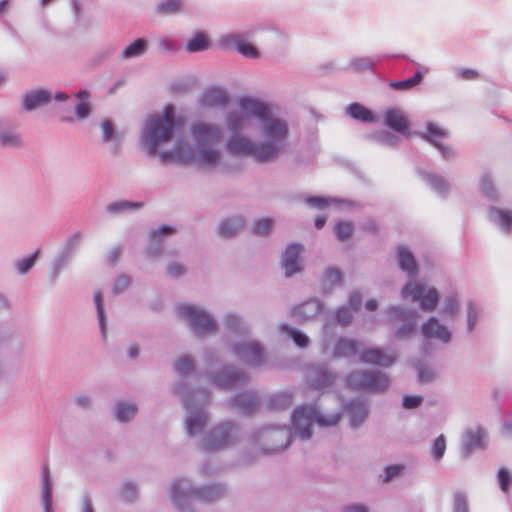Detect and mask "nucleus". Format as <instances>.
Here are the masks:
<instances>
[{
    "label": "nucleus",
    "instance_id": "f257e3e1",
    "mask_svg": "<svg viewBox=\"0 0 512 512\" xmlns=\"http://www.w3.org/2000/svg\"><path fill=\"white\" fill-rule=\"evenodd\" d=\"M225 125L231 133L225 144L229 154L251 157L263 164L274 161L281 153L287 124L274 117L263 101L240 98L238 110L226 113Z\"/></svg>",
    "mask_w": 512,
    "mask_h": 512
},
{
    "label": "nucleus",
    "instance_id": "f03ea898",
    "mask_svg": "<svg viewBox=\"0 0 512 512\" xmlns=\"http://www.w3.org/2000/svg\"><path fill=\"white\" fill-rule=\"evenodd\" d=\"M223 137L224 133L220 125L196 120L189 126L191 144L185 140H178L171 150L162 151L159 157L162 161L176 160L182 163L194 161L203 167H215L222 158L219 146Z\"/></svg>",
    "mask_w": 512,
    "mask_h": 512
},
{
    "label": "nucleus",
    "instance_id": "7ed1b4c3",
    "mask_svg": "<svg viewBox=\"0 0 512 512\" xmlns=\"http://www.w3.org/2000/svg\"><path fill=\"white\" fill-rule=\"evenodd\" d=\"M176 127L174 107L167 105L162 114L149 115L140 136V143L149 156L158 152V147L171 140Z\"/></svg>",
    "mask_w": 512,
    "mask_h": 512
},
{
    "label": "nucleus",
    "instance_id": "20e7f679",
    "mask_svg": "<svg viewBox=\"0 0 512 512\" xmlns=\"http://www.w3.org/2000/svg\"><path fill=\"white\" fill-rule=\"evenodd\" d=\"M226 495L223 484H212L203 487H194L189 479H177L172 483L170 496L180 512H194L191 506L193 499L211 503L220 500Z\"/></svg>",
    "mask_w": 512,
    "mask_h": 512
},
{
    "label": "nucleus",
    "instance_id": "39448f33",
    "mask_svg": "<svg viewBox=\"0 0 512 512\" xmlns=\"http://www.w3.org/2000/svg\"><path fill=\"white\" fill-rule=\"evenodd\" d=\"M175 393L181 396L186 409L185 429L189 437L202 433L209 417L206 405L209 401V392L206 389L188 391L183 383L175 388Z\"/></svg>",
    "mask_w": 512,
    "mask_h": 512
},
{
    "label": "nucleus",
    "instance_id": "423d86ee",
    "mask_svg": "<svg viewBox=\"0 0 512 512\" xmlns=\"http://www.w3.org/2000/svg\"><path fill=\"white\" fill-rule=\"evenodd\" d=\"M339 413H328L311 405L298 407L292 415L293 433L301 439L312 435V426L317 423L320 427L336 426L340 421Z\"/></svg>",
    "mask_w": 512,
    "mask_h": 512
},
{
    "label": "nucleus",
    "instance_id": "0eeeda50",
    "mask_svg": "<svg viewBox=\"0 0 512 512\" xmlns=\"http://www.w3.org/2000/svg\"><path fill=\"white\" fill-rule=\"evenodd\" d=\"M240 436V426L232 421L222 422L213 427L201 440V448L206 452L219 451L236 443Z\"/></svg>",
    "mask_w": 512,
    "mask_h": 512
},
{
    "label": "nucleus",
    "instance_id": "6e6552de",
    "mask_svg": "<svg viewBox=\"0 0 512 512\" xmlns=\"http://www.w3.org/2000/svg\"><path fill=\"white\" fill-rule=\"evenodd\" d=\"M177 313L195 335L211 333L216 329L215 319L200 307L188 304L179 305Z\"/></svg>",
    "mask_w": 512,
    "mask_h": 512
},
{
    "label": "nucleus",
    "instance_id": "1a4fd4ad",
    "mask_svg": "<svg viewBox=\"0 0 512 512\" xmlns=\"http://www.w3.org/2000/svg\"><path fill=\"white\" fill-rule=\"evenodd\" d=\"M230 350L234 356L250 367H259L265 362V351L262 345L254 340H242L232 343Z\"/></svg>",
    "mask_w": 512,
    "mask_h": 512
},
{
    "label": "nucleus",
    "instance_id": "9d476101",
    "mask_svg": "<svg viewBox=\"0 0 512 512\" xmlns=\"http://www.w3.org/2000/svg\"><path fill=\"white\" fill-rule=\"evenodd\" d=\"M402 297H411L413 301L419 302L420 308L424 311H433L438 304L436 289L426 287L418 282L408 283L402 289Z\"/></svg>",
    "mask_w": 512,
    "mask_h": 512
},
{
    "label": "nucleus",
    "instance_id": "9b49d317",
    "mask_svg": "<svg viewBox=\"0 0 512 512\" xmlns=\"http://www.w3.org/2000/svg\"><path fill=\"white\" fill-rule=\"evenodd\" d=\"M389 382V378L380 372L358 371L348 377L349 385L360 390L384 391Z\"/></svg>",
    "mask_w": 512,
    "mask_h": 512
},
{
    "label": "nucleus",
    "instance_id": "f8f14e48",
    "mask_svg": "<svg viewBox=\"0 0 512 512\" xmlns=\"http://www.w3.org/2000/svg\"><path fill=\"white\" fill-rule=\"evenodd\" d=\"M247 380V373L233 365L224 366L218 372L209 375L210 383L219 389H231L246 383Z\"/></svg>",
    "mask_w": 512,
    "mask_h": 512
},
{
    "label": "nucleus",
    "instance_id": "ddd939ff",
    "mask_svg": "<svg viewBox=\"0 0 512 512\" xmlns=\"http://www.w3.org/2000/svg\"><path fill=\"white\" fill-rule=\"evenodd\" d=\"M54 99L57 102H64L69 100V95L62 91H57L52 94L45 89L27 92L23 98V106L27 111H32L40 106H44Z\"/></svg>",
    "mask_w": 512,
    "mask_h": 512
},
{
    "label": "nucleus",
    "instance_id": "4468645a",
    "mask_svg": "<svg viewBox=\"0 0 512 512\" xmlns=\"http://www.w3.org/2000/svg\"><path fill=\"white\" fill-rule=\"evenodd\" d=\"M229 405L231 408L237 409L241 414L249 416L257 411L260 400L256 392L243 391L231 397Z\"/></svg>",
    "mask_w": 512,
    "mask_h": 512
},
{
    "label": "nucleus",
    "instance_id": "2eb2a0df",
    "mask_svg": "<svg viewBox=\"0 0 512 512\" xmlns=\"http://www.w3.org/2000/svg\"><path fill=\"white\" fill-rule=\"evenodd\" d=\"M221 45L228 48H234L237 52L247 58H256L257 49L250 43L245 42L240 35H227L221 39Z\"/></svg>",
    "mask_w": 512,
    "mask_h": 512
},
{
    "label": "nucleus",
    "instance_id": "dca6fc26",
    "mask_svg": "<svg viewBox=\"0 0 512 512\" xmlns=\"http://www.w3.org/2000/svg\"><path fill=\"white\" fill-rule=\"evenodd\" d=\"M228 101L229 96L226 91L219 87L206 89L199 99L200 105L207 108L222 107L225 106Z\"/></svg>",
    "mask_w": 512,
    "mask_h": 512
},
{
    "label": "nucleus",
    "instance_id": "f3484780",
    "mask_svg": "<svg viewBox=\"0 0 512 512\" xmlns=\"http://www.w3.org/2000/svg\"><path fill=\"white\" fill-rule=\"evenodd\" d=\"M175 229L168 225H162L150 233L149 244L146 248L148 257H157L162 252V241L165 236L173 234Z\"/></svg>",
    "mask_w": 512,
    "mask_h": 512
},
{
    "label": "nucleus",
    "instance_id": "a211bd4d",
    "mask_svg": "<svg viewBox=\"0 0 512 512\" xmlns=\"http://www.w3.org/2000/svg\"><path fill=\"white\" fill-rule=\"evenodd\" d=\"M360 360L363 363L388 367L395 362L396 356L387 354L381 349L372 348L362 352Z\"/></svg>",
    "mask_w": 512,
    "mask_h": 512
},
{
    "label": "nucleus",
    "instance_id": "6ab92c4d",
    "mask_svg": "<svg viewBox=\"0 0 512 512\" xmlns=\"http://www.w3.org/2000/svg\"><path fill=\"white\" fill-rule=\"evenodd\" d=\"M53 484L48 465H43L41 473V499L44 512H53L52 508Z\"/></svg>",
    "mask_w": 512,
    "mask_h": 512
},
{
    "label": "nucleus",
    "instance_id": "aec40b11",
    "mask_svg": "<svg viewBox=\"0 0 512 512\" xmlns=\"http://www.w3.org/2000/svg\"><path fill=\"white\" fill-rule=\"evenodd\" d=\"M422 333L427 338H435L445 343L450 341L451 334L448 329L432 317L423 326Z\"/></svg>",
    "mask_w": 512,
    "mask_h": 512
},
{
    "label": "nucleus",
    "instance_id": "412c9836",
    "mask_svg": "<svg viewBox=\"0 0 512 512\" xmlns=\"http://www.w3.org/2000/svg\"><path fill=\"white\" fill-rule=\"evenodd\" d=\"M384 121L388 127L397 132L402 134H406L408 132L409 122L403 112L398 109H387L384 113Z\"/></svg>",
    "mask_w": 512,
    "mask_h": 512
},
{
    "label": "nucleus",
    "instance_id": "4be33fe9",
    "mask_svg": "<svg viewBox=\"0 0 512 512\" xmlns=\"http://www.w3.org/2000/svg\"><path fill=\"white\" fill-rule=\"evenodd\" d=\"M149 43L145 38H137L128 44L120 53V59L128 61L140 58L148 51Z\"/></svg>",
    "mask_w": 512,
    "mask_h": 512
},
{
    "label": "nucleus",
    "instance_id": "5701e85b",
    "mask_svg": "<svg viewBox=\"0 0 512 512\" xmlns=\"http://www.w3.org/2000/svg\"><path fill=\"white\" fill-rule=\"evenodd\" d=\"M101 130H102V141L104 143H111L112 144V146H111L112 153L117 154L120 149L122 135L115 130L113 123L109 119L102 120Z\"/></svg>",
    "mask_w": 512,
    "mask_h": 512
},
{
    "label": "nucleus",
    "instance_id": "b1692460",
    "mask_svg": "<svg viewBox=\"0 0 512 512\" xmlns=\"http://www.w3.org/2000/svg\"><path fill=\"white\" fill-rule=\"evenodd\" d=\"M483 439V431L480 428L466 431L463 442V453L469 456L470 453L478 447H481Z\"/></svg>",
    "mask_w": 512,
    "mask_h": 512
},
{
    "label": "nucleus",
    "instance_id": "393cba45",
    "mask_svg": "<svg viewBox=\"0 0 512 512\" xmlns=\"http://www.w3.org/2000/svg\"><path fill=\"white\" fill-rule=\"evenodd\" d=\"M244 226L241 216H233L223 220L219 225V234L223 237H232Z\"/></svg>",
    "mask_w": 512,
    "mask_h": 512
},
{
    "label": "nucleus",
    "instance_id": "a878e982",
    "mask_svg": "<svg viewBox=\"0 0 512 512\" xmlns=\"http://www.w3.org/2000/svg\"><path fill=\"white\" fill-rule=\"evenodd\" d=\"M348 409L351 415V425L353 427H358L368 416L367 405L363 401H352L349 404Z\"/></svg>",
    "mask_w": 512,
    "mask_h": 512
},
{
    "label": "nucleus",
    "instance_id": "bb28decb",
    "mask_svg": "<svg viewBox=\"0 0 512 512\" xmlns=\"http://www.w3.org/2000/svg\"><path fill=\"white\" fill-rule=\"evenodd\" d=\"M360 344L352 339L341 338L336 344L335 355L337 357H351L359 352Z\"/></svg>",
    "mask_w": 512,
    "mask_h": 512
},
{
    "label": "nucleus",
    "instance_id": "cd10ccee",
    "mask_svg": "<svg viewBox=\"0 0 512 512\" xmlns=\"http://www.w3.org/2000/svg\"><path fill=\"white\" fill-rule=\"evenodd\" d=\"M398 260L401 269L409 275L417 273L418 267L413 254L404 247H400L398 251Z\"/></svg>",
    "mask_w": 512,
    "mask_h": 512
},
{
    "label": "nucleus",
    "instance_id": "c85d7f7f",
    "mask_svg": "<svg viewBox=\"0 0 512 512\" xmlns=\"http://www.w3.org/2000/svg\"><path fill=\"white\" fill-rule=\"evenodd\" d=\"M491 215L495 223H497L506 233L512 231V211L499 208H492Z\"/></svg>",
    "mask_w": 512,
    "mask_h": 512
},
{
    "label": "nucleus",
    "instance_id": "c756f323",
    "mask_svg": "<svg viewBox=\"0 0 512 512\" xmlns=\"http://www.w3.org/2000/svg\"><path fill=\"white\" fill-rule=\"evenodd\" d=\"M447 136V133L445 130L440 128L434 123H430L427 126V133L423 134L422 137L426 139L427 141L431 142L433 145H435L438 149H440L444 155H446L445 148L442 147L439 144V141L444 139Z\"/></svg>",
    "mask_w": 512,
    "mask_h": 512
},
{
    "label": "nucleus",
    "instance_id": "7c9ffc66",
    "mask_svg": "<svg viewBox=\"0 0 512 512\" xmlns=\"http://www.w3.org/2000/svg\"><path fill=\"white\" fill-rule=\"evenodd\" d=\"M137 406L132 402H118L115 407V416L119 422L130 421L137 413Z\"/></svg>",
    "mask_w": 512,
    "mask_h": 512
},
{
    "label": "nucleus",
    "instance_id": "2f4dec72",
    "mask_svg": "<svg viewBox=\"0 0 512 512\" xmlns=\"http://www.w3.org/2000/svg\"><path fill=\"white\" fill-rule=\"evenodd\" d=\"M348 113L352 118L362 122L371 123L375 121V116L373 113L359 103H352L349 105Z\"/></svg>",
    "mask_w": 512,
    "mask_h": 512
},
{
    "label": "nucleus",
    "instance_id": "473e14b6",
    "mask_svg": "<svg viewBox=\"0 0 512 512\" xmlns=\"http://www.w3.org/2000/svg\"><path fill=\"white\" fill-rule=\"evenodd\" d=\"M73 258V254L61 250L55 257L52 264V278L56 280L63 269H65Z\"/></svg>",
    "mask_w": 512,
    "mask_h": 512
},
{
    "label": "nucleus",
    "instance_id": "72a5a7b5",
    "mask_svg": "<svg viewBox=\"0 0 512 512\" xmlns=\"http://www.w3.org/2000/svg\"><path fill=\"white\" fill-rule=\"evenodd\" d=\"M225 327L228 331L239 333V334H246L248 333V327L246 324L242 321V319L235 314H228L225 316L224 319Z\"/></svg>",
    "mask_w": 512,
    "mask_h": 512
},
{
    "label": "nucleus",
    "instance_id": "f704fd0d",
    "mask_svg": "<svg viewBox=\"0 0 512 512\" xmlns=\"http://www.w3.org/2000/svg\"><path fill=\"white\" fill-rule=\"evenodd\" d=\"M143 204L140 202H131V201H116L110 203L106 210L111 214H121L130 210H138L142 208Z\"/></svg>",
    "mask_w": 512,
    "mask_h": 512
},
{
    "label": "nucleus",
    "instance_id": "c9c22d12",
    "mask_svg": "<svg viewBox=\"0 0 512 512\" xmlns=\"http://www.w3.org/2000/svg\"><path fill=\"white\" fill-rule=\"evenodd\" d=\"M303 247L298 244H290V275L302 270L301 254Z\"/></svg>",
    "mask_w": 512,
    "mask_h": 512
},
{
    "label": "nucleus",
    "instance_id": "e433bc0d",
    "mask_svg": "<svg viewBox=\"0 0 512 512\" xmlns=\"http://www.w3.org/2000/svg\"><path fill=\"white\" fill-rule=\"evenodd\" d=\"M266 406L270 410H282L288 406V392L281 391L271 395L267 401Z\"/></svg>",
    "mask_w": 512,
    "mask_h": 512
},
{
    "label": "nucleus",
    "instance_id": "4c0bfd02",
    "mask_svg": "<svg viewBox=\"0 0 512 512\" xmlns=\"http://www.w3.org/2000/svg\"><path fill=\"white\" fill-rule=\"evenodd\" d=\"M21 143L20 137L11 129L0 125V145L4 147H17Z\"/></svg>",
    "mask_w": 512,
    "mask_h": 512
},
{
    "label": "nucleus",
    "instance_id": "58836bf2",
    "mask_svg": "<svg viewBox=\"0 0 512 512\" xmlns=\"http://www.w3.org/2000/svg\"><path fill=\"white\" fill-rule=\"evenodd\" d=\"M209 48V42L203 33H197L186 45V50L191 53L201 52Z\"/></svg>",
    "mask_w": 512,
    "mask_h": 512
},
{
    "label": "nucleus",
    "instance_id": "ea45409f",
    "mask_svg": "<svg viewBox=\"0 0 512 512\" xmlns=\"http://www.w3.org/2000/svg\"><path fill=\"white\" fill-rule=\"evenodd\" d=\"M94 302H95V306H96V310H97V317H98L101 335H102L103 339H105L106 335H107V323H106V317H105L103 303H102V294L100 292L95 293Z\"/></svg>",
    "mask_w": 512,
    "mask_h": 512
},
{
    "label": "nucleus",
    "instance_id": "a19ab883",
    "mask_svg": "<svg viewBox=\"0 0 512 512\" xmlns=\"http://www.w3.org/2000/svg\"><path fill=\"white\" fill-rule=\"evenodd\" d=\"M39 253H40V251L36 250L30 256L16 261L15 268H16L17 273L20 275L27 274L32 269L36 260L38 259Z\"/></svg>",
    "mask_w": 512,
    "mask_h": 512
},
{
    "label": "nucleus",
    "instance_id": "79ce46f5",
    "mask_svg": "<svg viewBox=\"0 0 512 512\" xmlns=\"http://www.w3.org/2000/svg\"><path fill=\"white\" fill-rule=\"evenodd\" d=\"M315 375L311 376L312 385L317 388H325L332 384L333 376L326 369H319L314 372Z\"/></svg>",
    "mask_w": 512,
    "mask_h": 512
},
{
    "label": "nucleus",
    "instance_id": "37998d69",
    "mask_svg": "<svg viewBox=\"0 0 512 512\" xmlns=\"http://www.w3.org/2000/svg\"><path fill=\"white\" fill-rule=\"evenodd\" d=\"M274 226V220L272 218L264 217L255 219L252 226V233L255 235H266Z\"/></svg>",
    "mask_w": 512,
    "mask_h": 512
},
{
    "label": "nucleus",
    "instance_id": "c03bdc74",
    "mask_svg": "<svg viewBox=\"0 0 512 512\" xmlns=\"http://www.w3.org/2000/svg\"><path fill=\"white\" fill-rule=\"evenodd\" d=\"M182 6V0H162L156 6V12L169 15L177 12Z\"/></svg>",
    "mask_w": 512,
    "mask_h": 512
},
{
    "label": "nucleus",
    "instance_id": "a18cd8bd",
    "mask_svg": "<svg viewBox=\"0 0 512 512\" xmlns=\"http://www.w3.org/2000/svg\"><path fill=\"white\" fill-rule=\"evenodd\" d=\"M423 78L421 72H417L413 77L403 81H393L390 86L396 90H408L418 85Z\"/></svg>",
    "mask_w": 512,
    "mask_h": 512
},
{
    "label": "nucleus",
    "instance_id": "49530a36",
    "mask_svg": "<svg viewBox=\"0 0 512 512\" xmlns=\"http://www.w3.org/2000/svg\"><path fill=\"white\" fill-rule=\"evenodd\" d=\"M174 368L179 375L186 376L194 370V361L188 355L182 356L175 362Z\"/></svg>",
    "mask_w": 512,
    "mask_h": 512
},
{
    "label": "nucleus",
    "instance_id": "de8ad7c7",
    "mask_svg": "<svg viewBox=\"0 0 512 512\" xmlns=\"http://www.w3.org/2000/svg\"><path fill=\"white\" fill-rule=\"evenodd\" d=\"M81 240H82V234L80 232L73 233L72 235H70L67 238L62 250L74 255V252L80 245Z\"/></svg>",
    "mask_w": 512,
    "mask_h": 512
},
{
    "label": "nucleus",
    "instance_id": "09e8293b",
    "mask_svg": "<svg viewBox=\"0 0 512 512\" xmlns=\"http://www.w3.org/2000/svg\"><path fill=\"white\" fill-rule=\"evenodd\" d=\"M446 450V441L443 435L438 436L432 446V455L435 460H440Z\"/></svg>",
    "mask_w": 512,
    "mask_h": 512
},
{
    "label": "nucleus",
    "instance_id": "8fccbe9b",
    "mask_svg": "<svg viewBox=\"0 0 512 512\" xmlns=\"http://www.w3.org/2000/svg\"><path fill=\"white\" fill-rule=\"evenodd\" d=\"M137 496V487L132 482H126L123 484L121 489V498L125 502L133 501Z\"/></svg>",
    "mask_w": 512,
    "mask_h": 512
},
{
    "label": "nucleus",
    "instance_id": "3c124183",
    "mask_svg": "<svg viewBox=\"0 0 512 512\" xmlns=\"http://www.w3.org/2000/svg\"><path fill=\"white\" fill-rule=\"evenodd\" d=\"M334 231L338 239L345 240L352 233V225L348 222H338L334 227Z\"/></svg>",
    "mask_w": 512,
    "mask_h": 512
},
{
    "label": "nucleus",
    "instance_id": "603ef678",
    "mask_svg": "<svg viewBox=\"0 0 512 512\" xmlns=\"http://www.w3.org/2000/svg\"><path fill=\"white\" fill-rule=\"evenodd\" d=\"M498 478L501 490L507 493L512 484V475L505 468H501L498 472Z\"/></svg>",
    "mask_w": 512,
    "mask_h": 512
},
{
    "label": "nucleus",
    "instance_id": "864d4df0",
    "mask_svg": "<svg viewBox=\"0 0 512 512\" xmlns=\"http://www.w3.org/2000/svg\"><path fill=\"white\" fill-rule=\"evenodd\" d=\"M90 114V104L89 102H79L75 106V116L79 120H83L87 118Z\"/></svg>",
    "mask_w": 512,
    "mask_h": 512
},
{
    "label": "nucleus",
    "instance_id": "5fc2aeb1",
    "mask_svg": "<svg viewBox=\"0 0 512 512\" xmlns=\"http://www.w3.org/2000/svg\"><path fill=\"white\" fill-rule=\"evenodd\" d=\"M290 337L293 339L295 344L300 348L306 347L308 345V337L299 331L290 329Z\"/></svg>",
    "mask_w": 512,
    "mask_h": 512
},
{
    "label": "nucleus",
    "instance_id": "6e6d98bb",
    "mask_svg": "<svg viewBox=\"0 0 512 512\" xmlns=\"http://www.w3.org/2000/svg\"><path fill=\"white\" fill-rule=\"evenodd\" d=\"M129 283H130V279H129L128 276H126V275L119 276L115 280V283H114V286H113L114 293H121V292H123L129 286Z\"/></svg>",
    "mask_w": 512,
    "mask_h": 512
},
{
    "label": "nucleus",
    "instance_id": "4d7b16f0",
    "mask_svg": "<svg viewBox=\"0 0 512 512\" xmlns=\"http://www.w3.org/2000/svg\"><path fill=\"white\" fill-rule=\"evenodd\" d=\"M185 271V267L179 263H172L167 267V274L173 278L182 276Z\"/></svg>",
    "mask_w": 512,
    "mask_h": 512
},
{
    "label": "nucleus",
    "instance_id": "13d9d810",
    "mask_svg": "<svg viewBox=\"0 0 512 512\" xmlns=\"http://www.w3.org/2000/svg\"><path fill=\"white\" fill-rule=\"evenodd\" d=\"M352 314L346 307H342L337 311V321L342 325H347L351 322Z\"/></svg>",
    "mask_w": 512,
    "mask_h": 512
},
{
    "label": "nucleus",
    "instance_id": "bf43d9fd",
    "mask_svg": "<svg viewBox=\"0 0 512 512\" xmlns=\"http://www.w3.org/2000/svg\"><path fill=\"white\" fill-rule=\"evenodd\" d=\"M422 402L421 396H411L406 395L403 398V406L407 409H412L418 407Z\"/></svg>",
    "mask_w": 512,
    "mask_h": 512
},
{
    "label": "nucleus",
    "instance_id": "052dcab7",
    "mask_svg": "<svg viewBox=\"0 0 512 512\" xmlns=\"http://www.w3.org/2000/svg\"><path fill=\"white\" fill-rule=\"evenodd\" d=\"M158 46L161 50L167 52H173L176 50L175 42L168 37H161L158 40Z\"/></svg>",
    "mask_w": 512,
    "mask_h": 512
},
{
    "label": "nucleus",
    "instance_id": "680f3d73",
    "mask_svg": "<svg viewBox=\"0 0 512 512\" xmlns=\"http://www.w3.org/2000/svg\"><path fill=\"white\" fill-rule=\"evenodd\" d=\"M403 469V466L402 465H391V466H388L385 470V478H384V482H389L391 479H393L394 477H396L397 475L400 474V472L402 471Z\"/></svg>",
    "mask_w": 512,
    "mask_h": 512
},
{
    "label": "nucleus",
    "instance_id": "e2e57ef3",
    "mask_svg": "<svg viewBox=\"0 0 512 512\" xmlns=\"http://www.w3.org/2000/svg\"><path fill=\"white\" fill-rule=\"evenodd\" d=\"M453 512H468L466 499L461 494L455 496Z\"/></svg>",
    "mask_w": 512,
    "mask_h": 512
},
{
    "label": "nucleus",
    "instance_id": "0e129e2a",
    "mask_svg": "<svg viewBox=\"0 0 512 512\" xmlns=\"http://www.w3.org/2000/svg\"><path fill=\"white\" fill-rule=\"evenodd\" d=\"M276 429H278V427H276V426H264V427L256 430L252 434L251 437H252L253 441H257L258 439H260L264 435H271L272 431L276 430Z\"/></svg>",
    "mask_w": 512,
    "mask_h": 512
},
{
    "label": "nucleus",
    "instance_id": "69168bd1",
    "mask_svg": "<svg viewBox=\"0 0 512 512\" xmlns=\"http://www.w3.org/2000/svg\"><path fill=\"white\" fill-rule=\"evenodd\" d=\"M431 185L438 192H444L447 190L446 181L438 176H433L431 178Z\"/></svg>",
    "mask_w": 512,
    "mask_h": 512
},
{
    "label": "nucleus",
    "instance_id": "338daca9",
    "mask_svg": "<svg viewBox=\"0 0 512 512\" xmlns=\"http://www.w3.org/2000/svg\"><path fill=\"white\" fill-rule=\"evenodd\" d=\"M481 189H482V192L488 196H493L495 194V189L492 185V181L487 176H485L482 180Z\"/></svg>",
    "mask_w": 512,
    "mask_h": 512
},
{
    "label": "nucleus",
    "instance_id": "774afa93",
    "mask_svg": "<svg viewBox=\"0 0 512 512\" xmlns=\"http://www.w3.org/2000/svg\"><path fill=\"white\" fill-rule=\"evenodd\" d=\"M75 403L83 408H89L91 405V398L88 395H79L74 399Z\"/></svg>",
    "mask_w": 512,
    "mask_h": 512
}]
</instances>
